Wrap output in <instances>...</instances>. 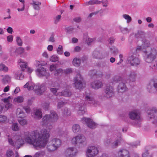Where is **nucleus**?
Instances as JSON below:
<instances>
[{
    "mask_svg": "<svg viewBox=\"0 0 157 157\" xmlns=\"http://www.w3.org/2000/svg\"><path fill=\"white\" fill-rule=\"evenodd\" d=\"M61 144V141L59 139H53L48 143L47 149L49 151H54L60 146Z\"/></svg>",
    "mask_w": 157,
    "mask_h": 157,
    "instance_id": "obj_6",
    "label": "nucleus"
},
{
    "mask_svg": "<svg viewBox=\"0 0 157 157\" xmlns=\"http://www.w3.org/2000/svg\"><path fill=\"white\" fill-rule=\"evenodd\" d=\"M85 100L88 101V102L90 104L93 105H95V101L94 100L93 98L89 95H86L85 97Z\"/></svg>",
    "mask_w": 157,
    "mask_h": 157,
    "instance_id": "obj_32",
    "label": "nucleus"
},
{
    "mask_svg": "<svg viewBox=\"0 0 157 157\" xmlns=\"http://www.w3.org/2000/svg\"><path fill=\"white\" fill-rule=\"evenodd\" d=\"M123 17L126 20H127V23H129L132 21V18L128 15L124 14L123 15Z\"/></svg>",
    "mask_w": 157,
    "mask_h": 157,
    "instance_id": "obj_48",
    "label": "nucleus"
},
{
    "mask_svg": "<svg viewBox=\"0 0 157 157\" xmlns=\"http://www.w3.org/2000/svg\"><path fill=\"white\" fill-rule=\"evenodd\" d=\"M147 89L150 93L155 92L157 93V80H151L147 85Z\"/></svg>",
    "mask_w": 157,
    "mask_h": 157,
    "instance_id": "obj_9",
    "label": "nucleus"
},
{
    "mask_svg": "<svg viewBox=\"0 0 157 157\" xmlns=\"http://www.w3.org/2000/svg\"><path fill=\"white\" fill-rule=\"evenodd\" d=\"M63 70L61 68L56 69L54 71V75L55 76H58L62 75Z\"/></svg>",
    "mask_w": 157,
    "mask_h": 157,
    "instance_id": "obj_40",
    "label": "nucleus"
},
{
    "mask_svg": "<svg viewBox=\"0 0 157 157\" xmlns=\"http://www.w3.org/2000/svg\"><path fill=\"white\" fill-rule=\"evenodd\" d=\"M109 55V53L106 52L102 53L99 51H94L93 53V57L97 59H102L105 58Z\"/></svg>",
    "mask_w": 157,
    "mask_h": 157,
    "instance_id": "obj_16",
    "label": "nucleus"
},
{
    "mask_svg": "<svg viewBox=\"0 0 157 157\" xmlns=\"http://www.w3.org/2000/svg\"><path fill=\"white\" fill-rule=\"evenodd\" d=\"M61 17L60 15H58L56 17L55 19L54 23L55 24H57L59 21Z\"/></svg>",
    "mask_w": 157,
    "mask_h": 157,
    "instance_id": "obj_61",
    "label": "nucleus"
},
{
    "mask_svg": "<svg viewBox=\"0 0 157 157\" xmlns=\"http://www.w3.org/2000/svg\"><path fill=\"white\" fill-rule=\"evenodd\" d=\"M12 130L14 131H17L19 129L17 124L16 123H14L12 124Z\"/></svg>",
    "mask_w": 157,
    "mask_h": 157,
    "instance_id": "obj_52",
    "label": "nucleus"
},
{
    "mask_svg": "<svg viewBox=\"0 0 157 157\" xmlns=\"http://www.w3.org/2000/svg\"><path fill=\"white\" fill-rule=\"evenodd\" d=\"M101 4V2L100 1L98 0H91L85 3V4L86 5L93 4Z\"/></svg>",
    "mask_w": 157,
    "mask_h": 157,
    "instance_id": "obj_37",
    "label": "nucleus"
},
{
    "mask_svg": "<svg viewBox=\"0 0 157 157\" xmlns=\"http://www.w3.org/2000/svg\"><path fill=\"white\" fill-rule=\"evenodd\" d=\"M11 78V77L9 75H6L2 80L3 83L6 84L9 82L10 81Z\"/></svg>",
    "mask_w": 157,
    "mask_h": 157,
    "instance_id": "obj_39",
    "label": "nucleus"
},
{
    "mask_svg": "<svg viewBox=\"0 0 157 157\" xmlns=\"http://www.w3.org/2000/svg\"><path fill=\"white\" fill-rule=\"evenodd\" d=\"M97 72V71L95 70H91L89 71V74L92 78H95Z\"/></svg>",
    "mask_w": 157,
    "mask_h": 157,
    "instance_id": "obj_44",
    "label": "nucleus"
},
{
    "mask_svg": "<svg viewBox=\"0 0 157 157\" xmlns=\"http://www.w3.org/2000/svg\"><path fill=\"white\" fill-rule=\"evenodd\" d=\"M77 152L74 151L73 147H69L67 149L65 152L66 157H74L76 155Z\"/></svg>",
    "mask_w": 157,
    "mask_h": 157,
    "instance_id": "obj_18",
    "label": "nucleus"
},
{
    "mask_svg": "<svg viewBox=\"0 0 157 157\" xmlns=\"http://www.w3.org/2000/svg\"><path fill=\"white\" fill-rule=\"evenodd\" d=\"M18 122L20 124L22 125H25L27 123V121L25 119L18 120Z\"/></svg>",
    "mask_w": 157,
    "mask_h": 157,
    "instance_id": "obj_59",
    "label": "nucleus"
},
{
    "mask_svg": "<svg viewBox=\"0 0 157 157\" xmlns=\"http://www.w3.org/2000/svg\"><path fill=\"white\" fill-rule=\"evenodd\" d=\"M127 82L125 81V82L119 83L117 87V90L118 92L123 93L127 90V88L125 85V83Z\"/></svg>",
    "mask_w": 157,
    "mask_h": 157,
    "instance_id": "obj_20",
    "label": "nucleus"
},
{
    "mask_svg": "<svg viewBox=\"0 0 157 157\" xmlns=\"http://www.w3.org/2000/svg\"><path fill=\"white\" fill-rule=\"evenodd\" d=\"M72 130L75 133L78 132L80 131V126L78 124H75L73 126Z\"/></svg>",
    "mask_w": 157,
    "mask_h": 157,
    "instance_id": "obj_38",
    "label": "nucleus"
},
{
    "mask_svg": "<svg viewBox=\"0 0 157 157\" xmlns=\"http://www.w3.org/2000/svg\"><path fill=\"white\" fill-rule=\"evenodd\" d=\"M125 80L123 79L121 76H115L113 78V83H117L121 81L125 82Z\"/></svg>",
    "mask_w": 157,
    "mask_h": 157,
    "instance_id": "obj_28",
    "label": "nucleus"
},
{
    "mask_svg": "<svg viewBox=\"0 0 157 157\" xmlns=\"http://www.w3.org/2000/svg\"><path fill=\"white\" fill-rule=\"evenodd\" d=\"M19 65L21 69V70L23 71L27 67V63L24 61V60L21 59H19L18 61Z\"/></svg>",
    "mask_w": 157,
    "mask_h": 157,
    "instance_id": "obj_24",
    "label": "nucleus"
},
{
    "mask_svg": "<svg viewBox=\"0 0 157 157\" xmlns=\"http://www.w3.org/2000/svg\"><path fill=\"white\" fill-rule=\"evenodd\" d=\"M16 41L17 45L19 46L22 45L23 42L21 38L19 36H17L16 38Z\"/></svg>",
    "mask_w": 157,
    "mask_h": 157,
    "instance_id": "obj_46",
    "label": "nucleus"
},
{
    "mask_svg": "<svg viewBox=\"0 0 157 157\" xmlns=\"http://www.w3.org/2000/svg\"><path fill=\"white\" fill-rule=\"evenodd\" d=\"M12 98L11 96H10L6 98H4L2 99V100L6 104V105H5V108L7 109H9L11 107L12 105L10 102L9 100V99Z\"/></svg>",
    "mask_w": 157,
    "mask_h": 157,
    "instance_id": "obj_23",
    "label": "nucleus"
},
{
    "mask_svg": "<svg viewBox=\"0 0 157 157\" xmlns=\"http://www.w3.org/2000/svg\"><path fill=\"white\" fill-rule=\"evenodd\" d=\"M8 70L7 67H6L5 65L3 64H0V71L4 72H7Z\"/></svg>",
    "mask_w": 157,
    "mask_h": 157,
    "instance_id": "obj_42",
    "label": "nucleus"
},
{
    "mask_svg": "<svg viewBox=\"0 0 157 157\" xmlns=\"http://www.w3.org/2000/svg\"><path fill=\"white\" fill-rule=\"evenodd\" d=\"M109 50L111 53L115 55H117L119 52L117 48L114 46H112L111 47H110Z\"/></svg>",
    "mask_w": 157,
    "mask_h": 157,
    "instance_id": "obj_35",
    "label": "nucleus"
},
{
    "mask_svg": "<svg viewBox=\"0 0 157 157\" xmlns=\"http://www.w3.org/2000/svg\"><path fill=\"white\" fill-rule=\"evenodd\" d=\"M136 75V71H131L129 75V78L130 80L129 82H134L135 81Z\"/></svg>",
    "mask_w": 157,
    "mask_h": 157,
    "instance_id": "obj_25",
    "label": "nucleus"
},
{
    "mask_svg": "<svg viewBox=\"0 0 157 157\" xmlns=\"http://www.w3.org/2000/svg\"><path fill=\"white\" fill-rule=\"evenodd\" d=\"M119 28L121 32H122L124 34H126L129 32V31L126 28H123L120 27Z\"/></svg>",
    "mask_w": 157,
    "mask_h": 157,
    "instance_id": "obj_54",
    "label": "nucleus"
},
{
    "mask_svg": "<svg viewBox=\"0 0 157 157\" xmlns=\"http://www.w3.org/2000/svg\"><path fill=\"white\" fill-rule=\"evenodd\" d=\"M32 3H31L30 4L33 5V9L36 10H39L40 9V7L39 6L41 4V3L40 2L37 1L36 2L34 0L32 1Z\"/></svg>",
    "mask_w": 157,
    "mask_h": 157,
    "instance_id": "obj_26",
    "label": "nucleus"
},
{
    "mask_svg": "<svg viewBox=\"0 0 157 157\" xmlns=\"http://www.w3.org/2000/svg\"><path fill=\"white\" fill-rule=\"evenodd\" d=\"M63 113L65 116H70L71 114V112L69 109L67 108H65L63 110Z\"/></svg>",
    "mask_w": 157,
    "mask_h": 157,
    "instance_id": "obj_49",
    "label": "nucleus"
},
{
    "mask_svg": "<svg viewBox=\"0 0 157 157\" xmlns=\"http://www.w3.org/2000/svg\"><path fill=\"white\" fill-rule=\"evenodd\" d=\"M26 142L36 147L43 148L46 146L49 137V132L46 129L43 130L40 133L37 131L25 133Z\"/></svg>",
    "mask_w": 157,
    "mask_h": 157,
    "instance_id": "obj_1",
    "label": "nucleus"
},
{
    "mask_svg": "<svg viewBox=\"0 0 157 157\" xmlns=\"http://www.w3.org/2000/svg\"><path fill=\"white\" fill-rule=\"evenodd\" d=\"M150 52L147 54V57L145 59L146 61L148 63H151L156 58L157 52L156 50L154 48H151Z\"/></svg>",
    "mask_w": 157,
    "mask_h": 157,
    "instance_id": "obj_10",
    "label": "nucleus"
},
{
    "mask_svg": "<svg viewBox=\"0 0 157 157\" xmlns=\"http://www.w3.org/2000/svg\"><path fill=\"white\" fill-rule=\"evenodd\" d=\"M103 86V84L101 81L96 80L91 83V87L94 89L97 90L101 88Z\"/></svg>",
    "mask_w": 157,
    "mask_h": 157,
    "instance_id": "obj_19",
    "label": "nucleus"
},
{
    "mask_svg": "<svg viewBox=\"0 0 157 157\" xmlns=\"http://www.w3.org/2000/svg\"><path fill=\"white\" fill-rule=\"evenodd\" d=\"M145 36V33L142 31H138L135 35V37L137 39H144Z\"/></svg>",
    "mask_w": 157,
    "mask_h": 157,
    "instance_id": "obj_27",
    "label": "nucleus"
},
{
    "mask_svg": "<svg viewBox=\"0 0 157 157\" xmlns=\"http://www.w3.org/2000/svg\"><path fill=\"white\" fill-rule=\"evenodd\" d=\"M59 90V88H52L51 87L50 88V90L51 92H52L54 95H57V94H56V93L57 92V90Z\"/></svg>",
    "mask_w": 157,
    "mask_h": 157,
    "instance_id": "obj_57",
    "label": "nucleus"
},
{
    "mask_svg": "<svg viewBox=\"0 0 157 157\" xmlns=\"http://www.w3.org/2000/svg\"><path fill=\"white\" fill-rule=\"evenodd\" d=\"M128 115L130 118L134 121L132 124L137 127H140L141 119L139 112L136 111H131Z\"/></svg>",
    "mask_w": 157,
    "mask_h": 157,
    "instance_id": "obj_5",
    "label": "nucleus"
},
{
    "mask_svg": "<svg viewBox=\"0 0 157 157\" xmlns=\"http://www.w3.org/2000/svg\"><path fill=\"white\" fill-rule=\"evenodd\" d=\"M81 61V60L80 59L75 58L73 59L72 62L73 64L76 67H78L80 65Z\"/></svg>",
    "mask_w": 157,
    "mask_h": 157,
    "instance_id": "obj_34",
    "label": "nucleus"
},
{
    "mask_svg": "<svg viewBox=\"0 0 157 157\" xmlns=\"http://www.w3.org/2000/svg\"><path fill=\"white\" fill-rule=\"evenodd\" d=\"M74 81L75 86L76 89H80L83 88V79L79 73L76 74L74 79Z\"/></svg>",
    "mask_w": 157,
    "mask_h": 157,
    "instance_id": "obj_7",
    "label": "nucleus"
},
{
    "mask_svg": "<svg viewBox=\"0 0 157 157\" xmlns=\"http://www.w3.org/2000/svg\"><path fill=\"white\" fill-rule=\"evenodd\" d=\"M58 119L56 113L53 110L50 111L49 114L44 116L40 123L43 126H45L50 130L52 128V123L56 122Z\"/></svg>",
    "mask_w": 157,
    "mask_h": 157,
    "instance_id": "obj_2",
    "label": "nucleus"
},
{
    "mask_svg": "<svg viewBox=\"0 0 157 157\" xmlns=\"http://www.w3.org/2000/svg\"><path fill=\"white\" fill-rule=\"evenodd\" d=\"M79 110L78 111V113L79 115H82L85 113V109L84 104L82 103L79 105Z\"/></svg>",
    "mask_w": 157,
    "mask_h": 157,
    "instance_id": "obj_31",
    "label": "nucleus"
},
{
    "mask_svg": "<svg viewBox=\"0 0 157 157\" xmlns=\"http://www.w3.org/2000/svg\"><path fill=\"white\" fill-rule=\"evenodd\" d=\"M113 94V87L110 85L106 86L104 91V97L107 98H110L112 96Z\"/></svg>",
    "mask_w": 157,
    "mask_h": 157,
    "instance_id": "obj_13",
    "label": "nucleus"
},
{
    "mask_svg": "<svg viewBox=\"0 0 157 157\" xmlns=\"http://www.w3.org/2000/svg\"><path fill=\"white\" fill-rule=\"evenodd\" d=\"M142 46L143 47H149L150 45V42L148 40H146L145 38L143 39L142 40Z\"/></svg>",
    "mask_w": 157,
    "mask_h": 157,
    "instance_id": "obj_36",
    "label": "nucleus"
},
{
    "mask_svg": "<svg viewBox=\"0 0 157 157\" xmlns=\"http://www.w3.org/2000/svg\"><path fill=\"white\" fill-rule=\"evenodd\" d=\"M97 73H96L95 78L101 77L102 76L103 74L102 72L100 71H97Z\"/></svg>",
    "mask_w": 157,
    "mask_h": 157,
    "instance_id": "obj_58",
    "label": "nucleus"
},
{
    "mask_svg": "<svg viewBox=\"0 0 157 157\" xmlns=\"http://www.w3.org/2000/svg\"><path fill=\"white\" fill-rule=\"evenodd\" d=\"M127 63L131 66H137L140 64V60L134 54H133L128 58Z\"/></svg>",
    "mask_w": 157,
    "mask_h": 157,
    "instance_id": "obj_11",
    "label": "nucleus"
},
{
    "mask_svg": "<svg viewBox=\"0 0 157 157\" xmlns=\"http://www.w3.org/2000/svg\"><path fill=\"white\" fill-rule=\"evenodd\" d=\"M16 115L18 118H23L25 116V115L23 111L18 109H17Z\"/></svg>",
    "mask_w": 157,
    "mask_h": 157,
    "instance_id": "obj_33",
    "label": "nucleus"
},
{
    "mask_svg": "<svg viewBox=\"0 0 157 157\" xmlns=\"http://www.w3.org/2000/svg\"><path fill=\"white\" fill-rule=\"evenodd\" d=\"M45 154L44 151H40L36 153L33 157H41L44 155Z\"/></svg>",
    "mask_w": 157,
    "mask_h": 157,
    "instance_id": "obj_41",
    "label": "nucleus"
},
{
    "mask_svg": "<svg viewBox=\"0 0 157 157\" xmlns=\"http://www.w3.org/2000/svg\"><path fill=\"white\" fill-rule=\"evenodd\" d=\"M117 157H130L129 151L123 149L119 150L117 152Z\"/></svg>",
    "mask_w": 157,
    "mask_h": 157,
    "instance_id": "obj_17",
    "label": "nucleus"
},
{
    "mask_svg": "<svg viewBox=\"0 0 157 157\" xmlns=\"http://www.w3.org/2000/svg\"><path fill=\"white\" fill-rule=\"evenodd\" d=\"M121 139L120 137L116 139L113 143L111 144V146L112 148H116L120 144Z\"/></svg>",
    "mask_w": 157,
    "mask_h": 157,
    "instance_id": "obj_30",
    "label": "nucleus"
},
{
    "mask_svg": "<svg viewBox=\"0 0 157 157\" xmlns=\"http://www.w3.org/2000/svg\"><path fill=\"white\" fill-rule=\"evenodd\" d=\"M81 121L83 124H86L87 126L91 128H94L96 127L95 123L90 118L83 117Z\"/></svg>",
    "mask_w": 157,
    "mask_h": 157,
    "instance_id": "obj_14",
    "label": "nucleus"
},
{
    "mask_svg": "<svg viewBox=\"0 0 157 157\" xmlns=\"http://www.w3.org/2000/svg\"><path fill=\"white\" fill-rule=\"evenodd\" d=\"M22 71L19 70L18 71L15 73V78L17 79H21L23 78L24 75L22 74Z\"/></svg>",
    "mask_w": 157,
    "mask_h": 157,
    "instance_id": "obj_29",
    "label": "nucleus"
},
{
    "mask_svg": "<svg viewBox=\"0 0 157 157\" xmlns=\"http://www.w3.org/2000/svg\"><path fill=\"white\" fill-rule=\"evenodd\" d=\"M57 53L59 55H61L63 54V47L62 45H59L57 49Z\"/></svg>",
    "mask_w": 157,
    "mask_h": 157,
    "instance_id": "obj_50",
    "label": "nucleus"
},
{
    "mask_svg": "<svg viewBox=\"0 0 157 157\" xmlns=\"http://www.w3.org/2000/svg\"><path fill=\"white\" fill-rule=\"evenodd\" d=\"M13 36L12 35L8 36L7 37V41L10 42H12L13 40Z\"/></svg>",
    "mask_w": 157,
    "mask_h": 157,
    "instance_id": "obj_64",
    "label": "nucleus"
},
{
    "mask_svg": "<svg viewBox=\"0 0 157 157\" xmlns=\"http://www.w3.org/2000/svg\"><path fill=\"white\" fill-rule=\"evenodd\" d=\"M101 3H102L103 6L106 7L108 6V2L107 0H102L100 1Z\"/></svg>",
    "mask_w": 157,
    "mask_h": 157,
    "instance_id": "obj_62",
    "label": "nucleus"
},
{
    "mask_svg": "<svg viewBox=\"0 0 157 157\" xmlns=\"http://www.w3.org/2000/svg\"><path fill=\"white\" fill-rule=\"evenodd\" d=\"M24 51V48L22 47H19L17 48L14 52V53H17L18 54H21Z\"/></svg>",
    "mask_w": 157,
    "mask_h": 157,
    "instance_id": "obj_43",
    "label": "nucleus"
},
{
    "mask_svg": "<svg viewBox=\"0 0 157 157\" xmlns=\"http://www.w3.org/2000/svg\"><path fill=\"white\" fill-rule=\"evenodd\" d=\"M42 106L44 109L45 110H47L49 108V103L47 102L44 103L42 104Z\"/></svg>",
    "mask_w": 157,
    "mask_h": 157,
    "instance_id": "obj_51",
    "label": "nucleus"
},
{
    "mask_svg": "<svg viewBox=\"0 0 157 157\" xmlns=\"http://www.w3.org/2000/svg\"><path fill=\"white\" fill-rule=\"evenodd\" d=\"M6 157H13V153L10 149L8 150L6 154Z\"/></svg>",
    "mask_w": 157,
    "mask_h": 157,
    "instance_id": "obj_45",
    "label": "nucleus"
},
{
    "mask_svg": "<svg viewBox=\"0 0 157 157\" xmlns=\"http://www.w3.org/2000/svg\"><path fill=\"white\" fill-rule=\"evenodd\" d=\"M98 148L94 146L88 147L86 151L87 157H93L98 154Z\"/></svg>",
    "mask_w": 157,
    "mask_h": 157,
    "instance_id": "obj_12",
    "label": "nucleus"
},
{
    "mask_svg": "<svg viewBox=\"0 0 157 157\" xmlns=\"http://www.w3.org/2000/svg\"><path fill=\"white\" fill-rule=\"evenodd\" d=\"M67 32L69 33H71L74 30V28L71 26L67 27L66 28Z\"/></svg>",
    "mask_w": 157,
    "mask_h": 157,
    "instance_id": "obj_60",
    "label": "nucleus"
},
{
    "mask_svg": "<svg viewBox=\"0 0 157 157\" xmlns=\"http://www.w3.org/2000/svg\"><path fill=\"white\" fill-rule=\"evenodd\" d=\"M86 138L83 135H78L72 138L71 143L75 146L82 145L85 141Z\"/></svg>",
    "mask_w": 157,
    "mask_h": 157,
    "instance_id": "obj_8",
    "label": "nucleus"
},
{
    "mask_svg": "<svg viewBox=\"0 0 157 157\" xmlns=\"http://www.w3.org/2000/svg\"><path fill=\"white\" fill-rule=\"evenodd\" d=\"M59 59V58L56 55H53L52 56L50 59V60L52 62H56Z\"/></svg>",
    "mask_w": 157,
    "mask_h": 157,
    "instance_id": "obj_47",
    "label": "nucleus"
},
{
    "mask_svg": "<svg viewBox=\"0 0 157 157\" xmlns=\"http://www.w3.org/2000/svg\"><path fill=\"white\" fill-rule=\"evenodd\" d=\"M7 119V117L4 115H0V123L5 122Z\"/></svg>",
    "mask_w": 157,
    "mask_h": 157,
    "instance_id": "obj_56",
    "label": "nucleus"
},
{
    "mask_svg": "<svg viewBox=\"0 0 157 157\" xmlns=\"http://www.w3.org/2000/svg\"><path fill=\"white\" fill-rule=\"evenodd\" d=\"M35 118L39 120L41 119L42 117V112L40 109H37L34 111V113Z\"/></svg>",
    "mask_w": 157,
    "mask_h": 157,
    "instance_id": "obj_22",
    "label": "nucleus"
},
{
    "mask_svg": "<svg viewBox=\"0 0 157 157\" xmlns=\"http://www.w3.org/2000/svg\"><path fill=\"white\" fill-rule=\"evenodd\" d=\"M115 40V38L114 37H111L108 40V42L109 44L112 45L113 44Z\"/></svg>",
    "mask_w": 157,
    "mask_h": 157,
    "instance_id": "obj_55",
    "label": "nucleus"
},
{
    "mask_svg": "<svg viewBox=\"0 0 157 157\" xmlns=\"http://www.w3.org/2000/svg\"><path fill=\"white\" fill-rule=\"evenodd\" d=\"M65 102L63 101L59 102L58 103V107L59 108H61L65 104Z\"/></svg>",
    "mask_w": 157,
    "mask_h": 157,
    "instance_id": "obj_63",
    "label": "nucleus"
},
{
    "mask_svg": "<svg viewBox=\"0 0 157 157\" xmlns=\"http://www.w3.org/2000/svg\"><path fill=\"white\" fill-rule=\"evenodd\" d=\"M148 117L150 119L152 118L154 119L155 120L152 122L153 123H157V120L155 119V116L157 114V109L155 107H153L150 110V111H147Z\"/></svg>",
    "mask_w": 157,
    "mask_h": 157,
    "instance_id": "obj_15",
    "label": "nucleus"
},
{
    "mask_svg": "<svg viewBox=\"0 0 157 157\" xmlns=\"http://www.w3.org/2000/svg\"><path fill=\"white\" fill-rule=\"evenodd\" d=\"M24 98L22 97L19 96L14 99V101L15 102L21 103L23 101Z\"/></svg>",
    "mask_w": 157,
    "mask_h": 157,
    "instance_id": "obj_53",
    "label": "nucleus"
},
{
    "mask_svg": "<svg viewBox=\"0 0 157 157\" xmlns=\"http://www.w3.org/2000/svg\"><path fill=\"white\" fill-rule=\"evenodd\" d=\"M71 95V93L70 91L67 89H66L61 92H59L57 94V95L59 96H64L66 97H68Z\"/></svg>",
    "mask_w": 157,
    "mask_h": 157,
    "instance_id": "obj_21",
    "label": "nucleus"
},
{
    "mask_svg": "<svg viewBox=\"0 0 157 157\" xmlns=\"http://www.w3.org/2000/svg\"><path fill=\"white\" fill-rule=\"evenodd\" d=\"M46 64V63L45 62H43L41 61H37L36 66L39 67V68L36 70V71L38 73L37 75L39 76H44L46 78H47L50 75V74L49 73L46 71V69L43 67Z\"/></svg>",
    "mask_w": 157,
    "mask_h": 157,
    "instance_id": "obj_4",
    "label": "nucleus"
},
{
    "mask_svg": "<svg viewBox=\"0 0 157 157\" xmlns=\"http://www.w3.org/2000/svg\"><path fill=\"white\" fill-rule=\"evenodd\" d=\"M24 87L27 88L28 90L34 89L35 92L38 95H41L46 90L45 85L44 84L41 85L37 84L36 85H33L32 84L28 82L24 85Z\"/></svg>",
    "mask_w": 157,
    "mask_h": 157,
    "instance_id": "obj_3",
    "label": "nucleus"
}]
</instances>
